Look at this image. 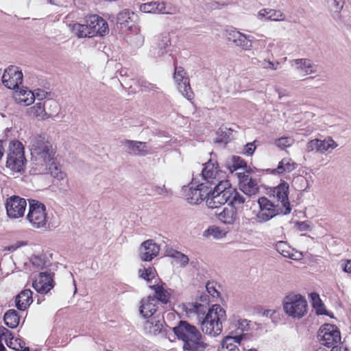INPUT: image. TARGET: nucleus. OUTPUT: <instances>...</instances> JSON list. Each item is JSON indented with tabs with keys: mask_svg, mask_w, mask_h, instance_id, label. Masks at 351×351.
Segmentation results:
<instances>
[{
	"mask_svg": "<svg viewBox=\"0 0 351 351\" xmlns=\"http://www.w3.org/2000/svg\"><path fill=\"white\" fill-rule=\"evenodd\" d=\"M32 169L36 173L50 174L58 180L66 178L55 159V151L45 135H35L29 138Z\"/></svg>",
	"mask_w": 351,
	"mask_h": 351,
	"instance_id": "nucleus-1",
	"label": "nucleus"
},
{
	"mask_svg": "<svg viewBox=\"0 0 351 351\" xmlns=\"http://www.w3.org/2000/svg\"><path fill=\"white\" fill-rule=\"evenodd\" d=\"M173 330L178 339L183 341L185 351H204L208 346L196 327L186 321H180Z\"/></svg>",
	"mask_w": 351,
	"mask_h": 351,
	"instance_id": "nucleus-2",
	"label": "nucleus"
},
{
	"mask_svg": "<svg viewBox=\"0 0 351 351\" xmlns=\"http://www.w3.org/2000/svg\"><path fill=\"white\" fill-rule=\"evenodd\" d=\"M71 29L78 38L104 36L109 33L108 23L97 14L86 16L84 23H74Z\"/></svg>",
	"mask_w": 351,
	"mask_h": 351,
	"instance_id": "nucleus-3",
	"label": "nucleus"
},
{
	"mask_svg": "<svg viewBox=\"0 0 351 351\" xmlns=\"http://www.w3.org/2000/svg\"><path fill=\"white\" fill-rule=\"evenodd\" d=\"M226 319L225 310L219 304L213 305L201 323L202 330L205 334L216 337L221 334L222 323Z\"/></svg>",
	"mask_w": 351,
	"mask_h": 351,
	"instance_id": "nucleus-4",
	"label": "nucleus"
},
{
	"mask_svg": "<svg viewBox=\"0 0 351 351\" xmlns=\"http://www.w3.org/2000/svg\"><path fill=\"white\" fill-rule=\"evenodd\" d=\"M25 162L22 143L17 140L10 141L7 152L6 167L14 172H20L23 170Z\"/></svg>",
	"mask_w": 351,
	"mask_h": 351,
	"instance_id": "nucleus-5",
	"label": "nucleus"
},
{
	"mask_svg": "<svg viewBox=\"0 0 351 351\" xmlns=\"http://www.w3.org/2000/svg\"><path fill=\"white\" fill-rule=\"evenodd\" d=\"M286 314L295 319H300L307 313L308 304L306 299L300 294H289L283 301Z\"/></svg>",
	"mask_w": 351,
	"mask_h": 351,
	"instance_id": "nucleus-6",
	"label": "nucleus"
},
{
	"mask_svg": "<svg viewBox=\"0 0 351 351\" xmlns=\"http://www.w3.org/2000/svg\"><path fill=\"white\" fill-rule=\"evenodd\" d=\"M230 182L228 180L220 181L215 186L209 189V195L207 196L206 204L209 208H215L229 202L230 193L228 187Z\"/></svg>",
	"mask_w": 351,
	"mask_h": 351,
	"instance_id": "nucleus-7",
	"label": "nucleus"
},
{
	"mask_svg": "<svg viewBox=\"0 0 351 351\" xmlns=\"http://www.w3.org/2000/svg\"><path fill=\"white\" fill-rule=\"evenodd\" d=\"M210 186L196 177L193 178L189 186L183 189L186 199L191 204H197L204 199H207Z\"/></svg>",
	"mask_w": 351,
	"mask_h": 351,
	"instance_id": "nucleus-8",
	"label": "nucleus"
},
{
	"mask_svg": "<svg viewBox=\"0 0 351 351\" xmlns=\"http://www.w3.org/2000/svg\"><path fill=\"white\" fill-rule=\"evenodd\" d=\"M27 219L34 228H46L47 214L45 204L34 199L29 201Z\"/></svg>",
	"mask_w": 351,
	"mask_h": 351,
	"instance_id": "nucleus-9",
	"label": "nucleus"
},
{
	"mask_svg": "<svg viewBox=\"0 0 351 351\" xmlns=\"http://www.w3.org/2000/svg\"><path fill=\"white\" fill-rule=\"evenodd\" d=\"M258 204L260 209L256 215V219L258 223L267 222L275 216L283 214L284 209L279 203H273L265 197H260Z\"/></svg>",
	"mask_w": 351,
	"mask_h": 351,
	"instance_id": "nucleus-10",
	"label": "nucleus"
},
{
	"mask_svg": "<svg viewBox=\"0 0 351 351\" xmlns=\"http://www.w3.org/2000/svg\"><path fill=\"white\" fill-rule=\"evenodd\" d=\"M200 182L206 183V185L212 187L217 185L220 181L225 180V173L219 169L218 164L210 160L204 164L202 173L197 178Z\"/></svg>",
	"mask_w": 351,
	"mask_h": 351,
	"instance_id": "nucleus-11",
	"label": "nucleus"
},
{
	"mask_svg": "<svg viewBox=\"0 0 351 351\" xmlns=\"http://www.w3.org/2000/svg\"><path fill=\"white\" fill-rule=\"evenodd\" d=\"M318 339L322 344L330 348L341 341V334L338 328L332 324H326L319 330Z\"/></svg>",
	"mask_w": 351,
	"mask_h": 351,
	"instance_id": "nucleus-12",
	"label": "nucleus"
},
{
	"mask_svg": "<svg viewBox=\"0 0 351 351\" xmlns=\"http://www.w3.org/2000/svg\"><path fill=\"white\" fill-rule=\"evenodd\" d=\"M274 46V43H270L266 49L257 51L256 57L252 59V63L258 64L265 69L276 71L279 68L280 62L278 61L274 62L271 60V58H274L271 51Z\"/></svg>",
	"mask_w": 351,
	"mask_h": 351,
	"instance_id": "nucleus-13",
	"label": "nucleus"
},
{
	"mask_svg": "<svg viewBox=\"0 0 351 351\" xmlns=\"http://www.w3.org/2000/svg\"><path fill=\"white\" fill-rule=\"evenodd\" d=\"M173 79L176 81L180 93L188 99H191L193 96L191 90L189 79L182 66H176Z\"/></svg>",
	"mask_w": 351,
	"mask_h": 351,
	"instance_id": "nucleus-14",
	"label": "nucleus"
},
{
	"mask_svg": "<svg viewBox=\"0 0 351 351\" xmlns=\"http://www.w3.org/2000/svg\"><path fill=\"white\" fill-rule=\"evenodd\" d=\"M236 175L239 182V188L243 193L250 196L258 192V186L256 179H253L248 171H238Z\"/></svg>",
	"mask_w": 351,
	"mask_h": 351,
	"instance_id": "nucleus-15",
	"label": "nucleus"
},
{
	"mask_svg": "<svg viewBox=\"0 0 351 351\" xmlns=\"http://www.w3.org/2000/svg\"><path fill=\"white\" fill-rule=\"evenodd\" d=\"M23 82V73L18 67L10 66L4 71L2 83L9 89H15Z\"/></svg>",
	"mask_w": 351,
	"mask_h": 351,
	"instance_id": "nucleus-16",
	"label": "nucleus"
},
{
	"mask_svg": "<svg viewBox=\"0 0 351 351\" xmlns=\"http://www.w3.org/2000/svg\"><path fill=\"white\" fill-rule=\"evenodd\" d=\"M27 206L26 200L18 196H13L7 199L6 211L10 217L19 218L24 215Z\"/></svg>",
	"mask_w": 351,
	"mask_h": 351,
	"instance_id": "nucleus-17",
	"label": "nucleus"
},
{
	"mask_svg": "<svg viewBox=\"0 0 351 351\" xmlns=\"http://www.w3.org/2000/svg\"><path fill=\"white\" fill-rule=\"evenodd\" d=\"M289 186L283 181L273 190V196L280 204V207L284 209L283 214L287 215L291 213V208L288 198Z\"/></svg>",
	"mask_w": 351,
	"mask_h": 351,
	"instance_id": "nucleus-18",
	"label": "nucleus"
},
{
	"mask_svg": "<svg viewBox=\"0 0 351 351\" xmlns=\"http://www.w3.org/2000/svg\"><path fill=\"white\" fill-rule=\"evenodd\" d=\"M215 215L217 219L224 225L234 226L239 224V211L234 206L228 205Z\"/></svg>",
	"mask_w": 351,
	"mask_h": 351,
	"instance_id": "nucleus-19",
	"label": "nucleus"
},
{
	"mask_svg": "<svg viewBox=\"0 0 351 351\" xmlns=\"http://www.w3.org/2000/svg\"><path fill=\"white\" fill-rule=\"evenodd\" d=\"M251 324V322L245 319H234L230 323L228 335L233 336L238 341H242L246 337L244 332L250 330Z\"/></svg>",
	"mask_w": 351,
	"mask_h": 351,
	"instance_id": "nucleus-20",
	"label": "nucleus"
},
{
	"mask_svg": "<svg viewBox=\"0 0 351 351\" xmlns=\"http://www.w3.org/2000/svg\"><path fill=\"white\" fill-rule=\"evenodd\" d=\"M32 286L37 292L42 294L47 293L54 286L52 274L47 271L40 273L35 278Z\"/></svg>",
	"mask_w": 351,
	"mask_h": 351,
	"instance_id": "nucleus-21",
	"label": "nucleus"
},
{
	"mask_svg": "<svg viewBox=\"0 0 351 351\" xmlns=\"http://www.w3.org/2000/svg\"><path fill=\"white\" fill-rule=\"evenodd\" d=\"M160 252L159 246L152 239L143 242L139 247V256L143 261H151Z\"/></svg>",
	"mask_w": 351,
	"mask_h": 351,
	"instance_id": "nucleus-22",
	"label": "nucleus"
},
{
	"mask_svg": "<svg viewBox=\"0 0 351 351\" xmlns=\"http://www.w3.org/2000/svg\"><path fill=\"white\" fill-rule=\"evenodd\" d=\"M337 147V143L330 137L323 141L319 139H313L306 144V151L308 152L315 151L317 152H325L330 149H335Z\"/></svg>",
	"mask_w": 351,
	"mask_h": 351,
	"instance_id": "nucleus-23",
	"label": "nucleus"
},
{
	"mask_svg": "<svg viewBox=\"0 0 351 351\" xmlns=\"http://www.w3.org/2000/svg\"><path fill=\"white\" fill-rule=\"evenodd\" d=\"M13 97L18 104L23 106H28L35 101L34 93L26 87H22L15 90Z\"/></svg>",
	"mask_w": 351,
	"mask_h": 351,
	"instance_id": "nucleus-24",
	"label": "nucleus"
},
{
	"mask_svg": "<svg viewBox=\"0 0 351 351\" xmlns=\"http://www.w3.org/2000/svg\"><path fill=\"white\" fill-rule=\"evenodd\" d=\"M123 144L130 152L135 155L145 156L152 153L145 142L126 140L123 142Z\"/></svg>",
	"mask_w": 351,
	"mask_h": 351,
	"instance_id": "nucleus-25",
	"label": "nucleus"
},
{
	"mask_svg": "<svg viewBox=\"0 0 351 351\" xmlns=\"http://www.w3.org/2000/svg\"><path fill=\"white\" fill-rule=\"evenodd\" d=\"M157 301L153 297H147L144 298L141 302L139 307L140 313L145 318L151 317L156 312L157 310Z\"/></svg>",
	"mask_w": 351,
	"mask_h": 351,
	"instance_id": "nucleus-26",
	"label": "nucleus"
},
{
	"mask_svg": "<svg viewBox=\"0 0 351 351\" xmlns=\"http://www.w3.org/2000/svg\"><path fill=\"white\" fill-rule=\"evenodd\" d=\"M149 287L154 291L156 301H160L162 303L167 304L169 302L170 294L165 289V284L162 282L160 280L156 279L154 285H150Z\"/></svg>",
	"mask_w": 351,
	"mask_h": 351,
	"instance_id": "nucleus-27",
	"label": "nucleus"
},
{
	"mask_svg": "<svg viewBox=\"0 0 351 351\" xmlns=\"http://www.w3.org/2000/svg\"><path fill=\"white\" fill-rule=\"evenodd\" d=\"M291 63L292 65L293 64H295V69L305 75L316 72V66L309 59H295L291 60Z\"/></svg>",
	"mask_w": 351,
	"mask_h": 351,
	"instance_id": "nucleus-28",
	"label": "nucleus"
},
{
	"mask_svg": "<svg viewBox=\"0 0 351 351\" xmlns=\"http://www.w3.org/2000/svg\"><path fill=\"white\" fill-rule=\"evenodd\" d=\"M298 167V164L291 158H284L278 164L276 168L271 172L273 174H283L293 171Z\"/></svg>",
	"mask_w": 351,
	"mask_h": 351,
	"instance_id": "nucleus-29",
	"label": "nucleus"
},
{
	"mask_svg": "<svg viewBox=\"0 0 351 351\" xmlns=\"http://www.w3.org/2000/svg\"><path fill=\"white\" fill-rule=\"evenodd\" d=\"M33 302L32 292L25 289L16 296V307L20 311H25Z\"/></svg>",
	"mask_w": 351,
	"mask_h": 351,
	"instance_id": "nucleus-30",
	"label": "nucleus"
},
{
	"mask_svg": "<svg viewBox=\"0 0 351 351\" xmlns=\"http://www.w3.org/2000/svg\"><path fill=\"white\" fill-rule=\"evenodd\" d=\"M226 167L230 171L231 173L237 171H244L246 167V162L239 156H232L227 160L226 162Z\"/></svg>",
	"mask_w": 351,
	"mask_h": 351,
	"instance_id": "nucleus-31",
	"label": "nucleus"
},
{
	"mask_svg": "<svg viewBox=\"0 0 351 351\" xmlns=\"http://www.w3.org/2000/svg\"><path fill=\"white\" fill-rule=\"evenodd\" d=\"M45 120L48 119H55L59 114L60 106L58 103L53 99H49L44 102Z\"/></svg>",
	"mask_w": 351,
	"mask_h": 351,
	"instance_id": "nucleus-32",
	"label": "nucleus"
},
{
	"mask_svg": "<svg viewBox=\"0 0 351 351\" xmlns=\"http://www.w3.org/2000/svg\"><path fill=\"white\" fill-rule=\"evenodd\" d=\"M241 341L235 339L233 336L227 335L223 339L217 351H240L239 346Z\"/></svg>",
	"mask_w": 351,
	"mask_h": 351,
	"instance_id": "nucleus-33",
	"label": "nucleus"
},
{
	"mask_svg": "<svg viewBox=\"0 0 351 351\" xmlns=\"http://www.w3.org/2000/svg\"><path fill=\"white\" fill-rule=\"evenodd\" d=\"M228 191L230 193L228 205L230 206H237L243 205L245 202V197L237 190L232 187L230 184L228 187Z\"/></svg>",
	"mask_w": 351,
	"mask_h": 351,
	"instance_id": "nucleus-34",
	"label": "nucleus"
},
{
	"mask_svg": "<svg viewBox=\"0 0 351 351\" xmlns=\"http://www.w3.org/2000/svg\"><path fill=\"white\" fill-rule=\"evenodd\" d=\"M156 50H158L157 54L159 56H163L168 51L169 47L170 38L168 34H162L157 38Z\"/></svg>",
	"mask_w": 351,
	"mask_h": 351,
	"instance_id": "nucleus-35",
	"label": "nucleus"
},
{
	"mask_svg": "<svg viewBox=\"0 0 351 351\" xmlns=\"http://www.w3.org/2000/svg\"><path fill=\"white\" fill-rule=\"evenodd\" d=\"M19 316L14 309L8 310L4 315L5 324L10 328H16L19 324Z\"/></svg>",
	"mask_w": 351,
	"mask_h": 351,
	"instance_id": "nucleus-36",
	"label": "nucleus"
},
{
	"mask_svg": "<svg viewBox=\"0 0 351 351\" xmlns=\"http://www.w3.org/2000/svg\"><path fill=\"white\" fill-rule=\"evenodd\" d=\"M167 253V256L175 259L180 267H184L189 264V258L184 254L173 249L168 250Z\"/></svg>",
	"mask_w": 351,
	"mask_h": 351,
	"instance_id": "nucleus-37",
	"label": "nucleus"
},
{
	"mask_svg": "<svg viewBox=\"0 0 351 351\" xmlns=\"http://www.w3.org/2000/svg\"><path fill=\"white\" fill-rule=\"evenodd\" d=\"M156 13L158 14H175L178 10L176 7L165 1L156 2Z\"/></svg>",
	"mask_w": 351,
	"mask_h": 351,
	"instance_id": "nucleus-38",
	"label": "nucleus"
},
{
	"mask_svg": "<svg viewBox=\"0 0 351 351\" xmlns=\"http://www.w3.org/2000/svg\"><path fill=\"white\" fill-rule=\"evenodd\" d=\"M27 113L31 117H38L41 120H45L44 103L37 102L35 105L27 109Z\"/></svg>",
	"mask_w": 351,
	"mask_h": 351,
	"instance_id": "nucleus-39",
	"label": "nucleus"
},
{
	"mask_svg": "<svg viewBox=\"0 0 351 351\" xmlns=\"http://www.w3.org/2000/svg\"><path fill=\"white\" fill-rule=\"evenodd\" d=\"M227 232L218 226H210L204 232V237H212L215 239H221L226 237Z\"/></svg>",
	"mask_w": 351,
	"mask_h": 351,
	"instance_id": "nucleus-40",
	"label": "nucleus"
},
{
	"mask_svg": "<svg viewBox=\"0 0 351 351\" xmlns=\"http://www.w3.org/2000/svg\"><path fill=\"white\" fill-rule=\"evenodd\" d=\"M162 328V323L160 320H147L144 325L145 331L151 335H157L161 331Z\"/></svg>",
	"mask_w": 351,
	"mask_h": 351,
	"instance_id": "nucleus-41",
	"label": "nucleus"
},
{
	"mask_svg": "<svg viewBox=\"0 0 351 351\" xmlns=\"http://www.w3.org/2000/svg\"><path fill=\"white\" fill-rule=\"evenodd\" d=\"M251 38V36L242 33L237 41L235 42L234 45L239 47L245 51L250 50L252 47V42Z\"/></svg>",
	"mask_w": 351,
	"mask_h": 351,
	"instance_id": "nucleus-42",
	"label": "nucleus"
},
{
	"mask_svg": "<svg viewBox=\"0 0 351 351\" xmlns=\"http://www.w3.org/2000/svg\"><path fill=\"white\" fill-rule=\"evenodd\" d=\"M313 306L315 308L317 314L318 315H324L326 314V309L324 304L319 298L318 294L313 293L311 295Z\"/></svg>",
	"mask_w": 351,
	"mask_h": 351,
	"instance_id": "nucleus-43",
	"label": "nucleus"
},
{
	"mask_svg": "<svg viewBox=\"0 0 351 351\" xmlns=\"http://www.w3.org/2000/svg\"><path fill=\"white\" fill-rule=\"evenodd\" d=\"M277 251L285 257L295 259L293 254L290 252L289 247L285 242L280 241L276 244Z\"/></svg>",
	"mask_w": 351,
	"mask_h": 351,
	"instance_id": "nucleus-44",
	"label": "nucleus"
},
{
	"mask_svg": "<svg viewBox=\"0 0 351 351\" xmlns=\"http://www.w3.org/2000/svg\"><path fill=\"white\" fill-rule=\"evenodd\" d=\"M330 11L339 13L344 5V0H326Z\"/></svg>",
	"mask_w": 351,
	"mask_h": 351,
	"instance_id": "nucleus-45",
	"label": "nucleus"
},
{
	"mask_svg": "<svg viewBox=\"0 0 351 351\" xmlns=\"http://www.w3.org/2000/svg\"><path fill=\"white\" fill-rule=\"evenodd\" d=\"M269 21H285V14L280 10L269 8Z\"/></svg>",
	"mask_w": 351,
	"mask_h": 351,
	"instance_id": "nucleus-46",
	"label": "nucleus"
},
{
	"mask_svg": "<svg viewBox=\"0 0 351 351\" xmlns=\"http://www.w3.org/2000/svg\"><path fill=\"white\" fill-rule=\"evenodd\" d=\"M139 276L147 281L149 282L155 278L156 276V270L152 267L145 268L143 269H140Z\"/></svg>",
	"mask_w": 351,
	"mask_h": 351,
	"instance_id": "nucleus-47",
	"label": "nucleus"
},
{
	"mask_svg": "<svg viewBox=\"0 0 351 351\" xmlns=\"http://www.w3.org/2000/svg\"><path fill=\"white\" fill-rule=\"evenodd\" d=\"M294 140L291 137H281L275 141L277 147L285 149L291 147L293 143Z\"/></svg>",
	"mask_w": 351,
	"mask_h": 351,
	"instance_id": "nucleus-48",
	"label": "nucleus"
},
{
	"mask_svg": "<svg viewBox=\"0 0 351 351\" xmlns=\"http://www.w3.org/2000/svg\"><path fill=\"white\" fill-rule=\"evenodd\" d=\"M156 2L157 1H152L145 3H143L140 6V10L145 13H156Z\"/></svg>",
	"mask_w": 351,
	"mask_h": 351,
	"instance_id": "nucleus-49",
	"label": "nucleus"
},
{
	"mask_svg": "<svg viewBox=\"0 0 351 351\" xmlns=\"http://www.w3.org/2000/svg\"><path fill=\"white\" fill-rule=\"evenodd\" d=\"M32 265L37 269H43L48 265L45 258L43 256H35L32 258Z\"/></svg>",
	"mask_w": 351,
	"mask_h": 351,
	"instance_id": "nucleus-50",
	"label": "nucleus"
},
{
	"mask_svg": "<svg viewBox=\"0 0 351 351\" xmlns=\"http://www.w3.org/2000/svg\"><path fill=\"white\" fill-rule=\"evenodd\" d=\"M130 12L128 10H124L120 12L117 17V21L120 24L128 23L129 19H130Z\"/></svg>",
	"mask_w": 351,
	"mask_h": 351,
	"instance_id": "nucleus-51",
	"label": "nucleus"
},
{
	"mask_svg": "<svg viewBox=\"0 0 351 351\" xmlns=\"http://www.w3.org/2000/svg\"><path fill=\"white\" fill-rule=\"evenodd\" d=\"M208 293L213 298L219 297V293L216 289V284L213 282H208L206 285Z\"/></svg>",
	"mask_w": 351,
	"mask_h": 351,
	"instance_id": "nucleus-52",
	"label": "nucleus"
},
{
	"mask_svg": "<svg viewBox=\"0 0 351 351\" xmlns=\"http://www.w3.org/2000/svg\"><path fill=\"white\" fill-rule=\"evenodd\" d=\"M141 88L144 91H156L158 89V87L155 84L150 83L147 81H143L141 83Z\"/></svg>",
	"mask_w": 351,
	"mask_h": 351,
	"instance_id": "nucleus-53",
	"label": "nucleus"
},
{
	"mask_svg": "<svg viewBox=\"0 0 351 351\" xmlns=\"http://www.w3.org/2000/svg\"><path fill=\"white\" fill-rule=\"evenodd\" d=\"M241 34V32L235 29H232L227 32L228 39L234 44H235V42L237 41Z\"/></svg>",
	"mask_w": 351,
	"mask_h": 351,
	"instance_id": "nucleus-54",
	"label": "nucleus"
},
{
	"mask_svg": "<svg viewBox=\"0 0 351 351\" xmlns=\"http://www.w3.org/2000/svg\"><path fill=\"white\" fill-rule=\"evenodd\" d=\"M269 8H263L260 10L256 14V18L261 21H269Z\"/></svg>",
	"mask_w": 351,
	"mask_h": 351,
	"instance_id": "nucleus-55",
	"label": "nucleus"
},
{
	"mask_svg": "<svg viewBox=\"0 0 351 351\" xmlns=\"http://www.w3.org/2000/svg\"><path fill=\"white\" fill-rule=\"evenodd\" d=\"M33 93L35 95V99H37L38 100L45 99L49 95V93L40 88L35 90Z\"/></svg>",
	"mask_w": 351,
	"mask_h": 351,
	"instance_id": "nucleus-56",
	"label": "nucleus"
},
{
	"mask_svg": "<svg viewBox=\"0 0 351 351\" xmlns=\"http://www.w3.org/2000/svg\"><path fill=\"white\" fill-rule=\"evenodd\" d=\"M341 267L344 272L351 274V260H342Z\"/></svg>",
	"mask_w": 351,
	"mask_h": 351,
	"instance_id": "nucleus-57",
	"label": "nucleus"
},
{
	"mask_svg": "<svg viewBox=\"0 0 351 351\" xmlns=\"http://www.w3.org/2000/svg\"><path fill=\"white\" fill-rule=\"evenodd\" d=\"M256 147L254 143H250L245 145V150L247 154L252 155L255 151Z\"/></svg>",
	"mask_w": 351,
	"mask_h": 351,
	"instance_id": "nucleus-58",
	"label": "nucleus"
},
{
	"mask_svg": "<svg viewBox=\"0 0 351 351\" xmlns=\"http://www.w3.org/2000/svg\"><path fill=\"white\" fill-rule=\"evenodd\" d=\"M229 132L228 130H227L226 128H225V130H223L222 128H220L219 130V131L217 132L218 134H221V135L223 134H224V138H221L220 140H217V141H220V142H225L226 143L227 141H228V135L227 134V133Z\"/></svg>",
	"mask_w": 351,
	"mask_h": 351,
	"instance_id": "nucleus-59",
	"label": "nucleus"
},
{
	"mask_svg": "<svg viewBox=\"0 0 351 351\" xmlns=\"http://www.w3.org/2000/svg\"><path fill=\"white\" fill-rule=\"evenodd\" d=\"M27 245L26 243L25 242H23V241H17L16 243L9 246L8 247V250L10 251H14L16 250V249H18L19 247L23 246V245Z\"/></svg>",
	"mask_w": 351,
	"mask_h": 351,
	"instance_id": "nucleus-60",
	"label": "nucleus"
},
{
	"mask_svg": "<svg viewBox=\"0 0 351 351\" xmlns=\"http://www.w3.org/2000/svg\"><path fill=\"white\" fill-rule=\"evenodd\" d=\"M298 229L300 231H305L309 230V225L306 221L300 222L298 223Z\"/></svg>",
	"mask_w": 351,
	"mask_h": 351,
	"instance_id": "nucleus-61",
	"label": "nucleus"
},
{
	"mask_svg": "<svg viewBox=\"0 0 351 351\" xmlns=\"http://www.w3.org/2000/svg\"><path fill=\"white\" fill-rule=\"evenodd\" d=\"M3 340H5V338L3 337V333H0V351H5V348L2 343Z\"/></svg>",
	"mask_w": 351,
	"mask_h": 351,
	"instance_id": "nucleus-62",
	"label": "nucleus"
},
{
	"mask_svg": "<svg viewBox=\"0 0 351 351\" xmlns=\"http://www.w3.org/2000/svg\"><path fill=\"white\" fill-rule=\"evenodd\" d=\"M332 348L331 351H346V349L343 347H338L337 346H335Z\"/></svg>",
	"mask_w": 351,
	"mask_h": 351,
	"instance_id": "nucleus-63",
	"label": "nucleus"
},
{
	"mask_svg": "<svg viewBox=\"0 0 351 351\" xmlns=\"http://www.w3.org/2000/svg\"><path fill=\"white\" fill-rule=\"evenodd\" d=\"M158 194L167 193L166 189L164 188L157 187L155 190Z\"/></svg>",
	"mask_w": 351,
	"mask_h": 351,
	"instance_id": "nucleus-64",
	"label": "nucleus"
}]
</instances>
